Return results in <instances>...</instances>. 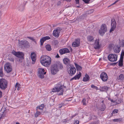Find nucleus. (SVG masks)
I'll return each instance as SVG.
<instances>
[{
  "label": "nucleus",
  "instance_id": "a878e982",
  "mask_svg": "<svg viewBox=\"0 0 124 124\" xmlns=\"http://www.w3.org/2000/svg\"><path fill=\"white\" fill-rule=\"evenodd\" d=\"M90 79V77L88 75L86 74L85 77L83 78V81H88Z\"/></svg>",
  "mask_w": 124,
  "mask_h": 124
},
{
  "label": "nucleus",
  "instance_id": "5701e85b",
  "mask_svg": "<svg viewBox=\"0 0 124 124\" xmlns=\"http://www.w3.org/2000/svg\"><path fill=\"white\" fill-rule=\"evenodd\" d=\"M81 75V73L80 72L79 74L76 75L74 77L72 78L71 79V80H72L73 79L76 80L77 79H78L79 78Z\"/></svg>",
  "mask_w": 124,
  "mask_h": 124
},
{
  "label": "nucleus",
  "instance_id": "69168bd1",
  "mask_svg": "<svg viewBox=\"0 0 124 124\" xmlns=\"http://www.w3.org/2000/svg\"><path fill=\"white\" fill-rule=\"evenodd\" d=\"M16 124H20L16 122Z\"/></svg>",
  "mask_w": 124,
  "mask_h": 124
},
{
  "label": "nucleus",
  "instance_id": "cd10ccee",
  "mask_svg": "<svg viewBox=\"0 0 124 124\" xmlns=\"http://www.w3.org/2000/svg\"><path fill=\"white\" fill-rule=\"evenodd\" d=\"M87 40L89 41L93 42V41L94 39L92 36H90L88 37Z\"/></svg>",
  "mask_w": 124,
  "mask_h": 124
},
{
  "label": "nucleus",
  "instance_id": "39448f33",
  "mask_svg": "<svg viewBox=\"0 0 124 124\" xmlns=\"http://www.w3.org/2000/svg\"><path fill=\"white\" fill-rule=\"evenodd\" d=\"M108 58L110 61L114 62L117 60V55L115 54H111L108 55Z\"/></svg>",
  "mask_w": 124,
  "mask_h": 124
},
{
  "label": "nucleus",
  "instance_id": "2f4dec72",
  "mask_svg": "<svg viewBox=\"0 0 124 124\" xmlns=\"http://www.w3.org/2000/svg\"><path fill=\"white\" fill-rule=\"evenodd\" d=\"M114 122H119L122 121L123 120L122 118L119 119H114L113 120Z\"/></svg>",
  "mask_w": 124,
  "mask_h": 124
},
{
  "label": "nucleus",
  "instance_id": "58836bf2",
  "mask_svg": "<svg viewBox=\"0 0 124 124\" xmlns=\"http://www.w3.org/2000/svg\"><path fill=\"white\" fill-rule=\"evenodd\" d=\"M121 101L122 100H115V102L116 104L120 103Z\"/></svg>",
  "mask_w": 124,
  "mask_h": 124
},
{
  "label": "nucleus",
  "instance_id": "f3484780",
  "mask_svg": "<svg viewBox=\"0 0 124 124\" xmlns=\"http://www.w3.org/2000/svg\"><path fill=\"white\" fill-rule=\"evenodd\" d=\"M31 57L32 60V63L33 64H34L36 62V55L34 53L32 52L31 54Z\"/></svg>",
  "mask_w": 124,
  "mask_h": 124
},
{
  "label": "nucleus",
  "instance_id": "9d476101",
  "mask_svg": "<svg viewBox=\"0 0 124 124\" xmlns=\"http://www.w3.org/2000/svg\"><path fill=\"white\" fill-rule=\"evenodd\" d=\"M59 70L56 66L55 64L53 65L51 68V72L52 74L54 75L56 74L58 71Z\"/></svg>",
  "mask_w": 124,
  "mask_h": 124
},
{
  "label": "nucleus",
  "instance_id": "603ef678",
  "mask_svg": "<svg viewBox=\"0 0 124 124\" xmlns=\"http://www.w3.org/2000/svg\"><path fill=\"white\" fill-rule=\"evenodd\" d=\"M76 2V3L77 4H78L79 3V0H74Z\"/></svg>",
  "mask_w": 124,
  "mask_h": 124
},
{
  "label": "nucleus",
  "instance_id": "f8f14e48",
  "mask_svg": "<svg viewBox=\"0 0 124 124\" xmlns=\"http://www.w3.org/2000/svg\"><path fill=\"white\" fill-rule=\"evenodd\" d=\"M100 77L102 80L104 82L106 81L108 79V76L107 74L104 72H102L101 74Z\"/></svg>",
  "mask_w": 124,
  "mask_h": 124
},
{
  "label": "nucleus",
  "instance_id": "4468645a",
  "mask_svg": "<svg viewBox=\"0 0 124 124\" xmlns=\"http://www.w3.org/2000/svg\"><path fill=\"white\" fill-rule=\"evenodd\" d=\"M61 30V29L59 28H57L56 30H54L53 33L54 36L56 37H58Z\"/></svg>",
  "mask_w": 124,
  "mask_h": 124
},
{
  "label": "nucleus",
  "instance_id": "0e129e2a",
  "mask_svg": "<svg viewBox=\"0 0 124 124\" xmlns=\"http://www.w3.org/2000/svg\"><path fill=\"white\" fill-rule=\"evenodd\" d=\"M62 107V106H60V105H59V108H61Z\"/></svg>",
  "mask_w": 124,
  "mask_h": 124
},
{
  "label": "nucleus",
  "instance_id": "a18cd8bd",
  "mask_svg": "<svg viewBox=\"0 0 124 124\" xmlns=\"http://www.w3.org/2000/svg\"><path fill=\"white\" fill-rule=\"evenodd\" d=\"M118 112V110L117 109H115L112 112V113L116 114Z\"/></svg>",
  "mask_w": 124,
  "mask_h": 124
},
{
  "label": "nucleus",
  "instance_id": "72a5a7b5",
  "mask_svg": "<svg viewBox=\"0 0 124 124\" xmlns=\"http://www.w3.org/2000/svg\"><path fill=\"white\" fill-rule=\"evenodd\" d=\"M119 66L121 67L123 65V59H120L119 61Z\"/></svg>",
  "mask_w": 124,
  "mask_h": 124
},
{
  "label": "nucleus",
  "instance_id": "423d86ee",
  "mask_svg": "<svg viewBox=\"0 0 124 124\" xmlns=\"http://www.w3.org/2000/svg\"><path fill=\"white\" fill-rule=\"evenodd\" d=\"M70 67H69L70 70L68 73L70 76H72L75 74L76 71V69L73 65H70Z\"/></svg>",
  "mask_w": 124,
  "mask_h": 124
},
{
  "label": "nucleus",
  "instance_id": "4d7b16f0",
  "mask_svg": "<svg viewBox=\"0 0 124 124\" xmlns=\"http://www.w3.org/2000/svg\"><path fill=\"white\" fill-rule=\"evenodd\" d=\"M40 106L41 107H43V108L44 107V105L43 104H42Z\"/></svg>",
  "mask_w": 124,
  "mask_h": 124
},
{
  "label": "nucleus",
  "instance_id": "bb28decb",
  "mask_svg": "<svg viewBox=\"0 0 124 124\" xmlns=\"http://www.w3.org/2000/svg\"><path fill=\"white\" fill-rule=\"evenodd\" d=\"M15 90H16V88H17V90L18 91H19L21 88V85L19 84L18 83H16V85H15Z\"/></svg>",
  "mask_w": 124,
  "mask_h": 124
},
{
  "label": "nucleus",
  "instance_id": "a211bd4d",
  "mask_svg": "<svg viewBox=\"0 0 124 124\" xmlns=\"http://www.w3.org/2000/svg\"><path fill=\"white\" fill-rule=\"evenodd\" d=\"M50 39V38L49 36H46L43 37L40 40L41 45H42L44 42L46 40L49 39Z\"/></svg>",
  "mask_w": 124,
  "mask_h": 124
},
{
  "label": "nucleus",
  "instance_id": "7ed1b4c3",
  "mask_svg": "<svg viewBox=\"0 0 124 124\" xmlns=\"http://www.w3.org/2000/svg\"><path fill=\"white\" fill-rule=\"evenodd\" d=\"M12 53L18 58L19 59L17 60L19 62H22L24 55L23 53L19 52H16L15 51L13 50L12 52Z\"/></svg>",
  "mask_w": 124,
  "mask_h": 124
},
{
  "label": "nucleus",
  "instance_id": "37998d69",
  "mask_svg": "<svg viewBox=\"0 0 124 124\" xmlns=\"http://www.w3.org/2000/svg\"><path fill=\"white\" fill-rule=\"evenodd\" d=\"M43 109V107H41V106H39L37 107L36 110L37 111H38L39 109L42 110Z\"/></svg>",
  "mask_w": 124,
  "mask_h": 124
},
{
  "label": "nucleus",
  "instance_id": "20e7f679",
  "mask_svg": "<svg viewBox=\"0 0 124 124\" xmlns=\"http://www.w3.org/2000/svg\"><path fill=\"white\" fill-rule=\"evenodd\" d=\"M8 82L7 80L3 78L0 79V88L5 89L7 87Z\"/></svg>",
  "mask_w": 124,
  "mask_h": 124
},
{
  "label": "nucleus",
  "instance_id": "412c9836",
  "mask_svg": "<svg viewBox=\"0 0 124 124\" xmlns=\"http://www.w3.org/2000/svg\"><path fill=\"white\" fill-rule=\"evenodd\" d=\"M94 46L95 49H99L100 48V45L99 44L98 40L96 39L95 40Z\"/></svg>",
  "mask_w": 124,
  "mask_h": 124
},
{
  "label": "nucleus",
  "instance_id": "dca6fc26",
  "mask_svg": "<svg viewBox=\"0 0 124 124\" xmlns=\"http://www.w3.org/2000/svg\"><path fill=\"white\" fill-rule=\"evenodd\" d=\"M111 27L110 30V32L113 31L116 27V22L114 19H113L111 20Z\"/></svg>",
  "mask_w": 124,
  "mask_h": 124
},
{
  "label": "nucleus",
  "instance_id": "4c0bfd02",
  "mask_svg": "<svg viewBox=\"0 0 124 124\" xmlns=\"http://www.w3.org/2000/svg\"><path fill=\"white\" fill-rule=\"evenodd\" d=\"M94 11L93 9H91L86 11V14H90L93 12Z\"/></svg>",
  "mask_w": 124,
  "mask_h": 124
},
{
  "label": "nucleus",
  "instance_id": "6ab92c4d",
  "mask_svg": "<svg viewBox=\"0 0 124 124\" xmlns=\"http://www.w3.org/2000/svg\"><path fill=\"white\" fill-rule=\"evenodd\" d=\"M120 47L118 45H115L113 48L114 52L117 53H119L120 51Z\"/></svg>",
  "mask_w": 124,
  "mask_h": 124
},
{
  "label": "nucleus",
  "instance_id": "8fccbe9b",
  "mask_svg": "<svg viewBox=\"0 0 124 124\" xmlns=\"http://www.w3.org/2000/svg\"><path fill=\"white\" fill-rule=\"evenodd\" d=\"M85 99H83V100L82 101V102H83V104L84 105H86V103H85Z\"/></svg>",
  "mask_w": 124,
  "mask_h": 124
},
{
  "label": "nucleus",
  "instance_id": "e2e57ef3",
  "mask_svg": "<svg viewBox=\"0 0 124 124\" xmlns=\"http://www.w3.org/2000/svg\"><path fill=\"white\" fill-rule=\"evenodd\" d=\"M101 103H102V104H104V101H101Z\"/></svg>",
  "mask_w": 124,
  "mask_h": 124
},
{
  "label": "nucleus",
  "instance_id": "1a4fd4ad",
  "mask_svg": "<svg viewBox=\"0 0 124 124\" xmlns=\"http://www.w3.org/2000/svg\"><path fill=\"white\" fill-rule=\"evenodd\" d=\"M4 69L7 73H9L12 70V67L11 64L9 63H6L4 66Z\"/></svg>",
  "mask_w": 124,
  "mask_h": 124
},
{
  "label": "nucleus",
  "instance_id": "2eb2a0df",
  "mask_svg": "<svg viewBox=\"0 0 124 124\" xmlns=\"http://www.w3.org/2000/svg\"><path fill=\"white\" fill-rule=\"evenodd\" d=\"M59 52L61 55L63 54L67 53H69L70 52L69 50L67 48H64L60 49L59 50Z\"/></svg>",
  "mask_w": 124,
  "mask_h": 124
},
{
  "label": "nucleus",
  "instance_id": "ea45409f",
  "mask_svg": "<svg viewBox=\"0 0 124 124\" xmlns=\"http://www.w3.org/2000/svg\"><path fill=\"white\" fill-rule=\"evenodd\" d=\"M8 59L10 61L13 62H14V59L11 57H10L8 58Z\"/></svg>",
  "mask_w": 124,
  "mask_h": 124
},
{
  "label": "nucleus",
  "instance_id": "13d9d810",
  "mask_svg": "<svg viewBox=\"0 0 124 124\" xmlns=\"http://www.w3.org/2000/svg\"><path fill=\"white\" fill-rule=\"evenodd\" d=\"M64 1H66L68 2H70L71 1V0H63Z\"/></svg>",
  "mask_w": 124,
  "mask_h": 124
},
{
  "label": "nucleus",
  "instance_id": "6e6d98bb",
  "mask_svg": "<svg viewBox=\"0 0 124 124\" xmlns=\"http://www.w3.org/2000/svg\"><path fill=\"white\" fill-rule=\"evenodd\" d=\"M55 57L57 58L59 57V55L58 54H57V55L55 56Z\"/></svg>",
  "mask_w": 124,
  "mask_h": 124
},
{
  "label": "nucleus",
  "instance_id": "79ce46f5",
  "mask_svg": "<svg viewBox=\"0 0 124 124\" xmlns=\"http://www.w3.org/2000/svg\"><path fill=\"white\" fill-rule=\"evenodd\" d=\"M27 38H28L29 39H30L31 40H32L35 42H36V41L35 40V39H34L33 37H28Z\"/></svg>",
  "mask_w": 124,
  "mask_h": 124
},
{
  "label": "nucleus",
  "instance_id": "e433bc0d",
  "mask_svg": "<svg viewBox=\"0 0 124 124\" xmlns=\"http://www.w3.org/2000/svg\"><path fill=\"white\" fill-rule=\"evenodd\" d=\"M124 49L122 50L120 55V58L121 59H123L124 56Z\"/></svg>",
  "mask_w": 124,
  "mask_h": 124
},
{
  "label": "nucleus",
  "instance_id": "3c124183",
  "mask_svg": "<svg viewBox=\"0 0 124 124\" xmlns=\"http://www.w3.org/2000/svg\"><path fill=\"white\" fill-rule=\"evenodd\" d=\"M2 11L1 10H0V20H1V16H2Z\"/></svg>",
  "mask_w": 124,
  "mask_h": 124
},
{
  "label": "nucleus",
  "instance_id": "aec40b11",
  "mask_svg": "<svg viewBox=\"0 0 124 124\" xmlns=\"http://www.w3.org/2000/svg\"><path fill=\"white\" fill-rule=\"evenodd\" d=\"M63 62L64 64L67 65L68 67L70 66V65H72L70 63V60L67 58H65L63 59Z\"/></svg>",
  "mask_w": 124,
  "mask_h": 124
},
{
  "label": "nucleus",
  "instance_id": "4be33fe9",
  "mask_svg": "<svg viewBox=\"0 0 124 124\" xmlns=\"http://www.w3.org/2000/svg\"><path fill=\"white\" fill-rule=\"evenodd\" d=\"M55 65L59 70L63 68V67L62 64L59 62L56 63Z\"/></svg>",
  "mask_w": 124,
  "mask_h": 124
},
{
  "label": "nucleus",
  "instance_id": "a19ab883",
  "mask_svg": "<svg viewBox=\"0 0 124 124\" xmlns=\"http://www.w3.org/2000/svg\"><path fill=\"white\" fill-rule=\"evenodd\" d=\"M4 112L0 113V119L4 116Z\"/></svg>",
  "mask_w": 124,
  "mask_h": 124
},
{
  "label": "nucleus",
  "instance_id": "393cba45",
  "mask_svg": "<svg viewBox=\"0 0 124 124\" xmlns=\"http://www.w3.org/2000/svg\"><path fill=\"white\" fill-rule=\"evenodd\" d=\"M118 80H119L120 81H123L124 80V75L122 74H120L119 77L117 78Z\"/></svg>",
  "mask_w": 124,
  "mask_h": 124
},
{
  "label": "nucleus",
  "instance_id": "09e8293b",
  "mask_svg": "<svg viewBox=\"0 0 124 124\" xmlns=\"http://www.w3.org/2000/svg\"><path fill=\"white\" fill-rule=\"evenodd\" d=\"M79 122L78 120H76L74 121V124H79Z\"/></svg>",
  "mask_w": 124,
  "mask_h": 124
},
{
  "label": "nucleus",
  "instance_id": "6e6552de",
  "mask_svg": "<svg viewBox=\"0 0 124 124\" xmlns=\"http://www.w3.org/2000/svg\"><path fill=\"white\" fill-rule=\"evenodd\" d=\"M107 31V28L106 25L105 24H103L101 25L99 30V33L101 35H103Z\"/></svg>",
  "mask_w": 124,
  "mask_h": 124
},
{
  "label": "nucleus",
  "instance_id": "680f3d73",
  "mask_svg": "<svg viewBox=\"0 0 124 124\" xmlns=\"http://www.w3.org/2000/svg\"><path fill=\"white\" fill-rule=\"evenodd\" d=\"M117 2L116 1H115L114 3H113L112 5H113L115 4Z\"/></svg>",
  "mask_w": 124,
  "mask_h": 124
},
{
  "label": "nucleus",
  "instance_id": "f03ea898",
  "mask_svg": "<svg viewBox=\"0 0 124 124\" xmlns=\"http://www.w3.org/2000/svg\"><path fill=\"white\" fill-rule=\"evenodd\" d=\"M63 86L62 85L61 82H59L57 85L56 87L52 90V92H60V93L58 94L59 95H62L63 93Z\"/></svg>",
  "mask_w": 124,
  "mask_h": 124
},
{
  "label": "nucleus",
  "instance_id": "bf43d9fd",
  "mask_svg": "<svg viewBox=\"0 0 124 124\" xmlns=\"http://www.w3.org/2000/svg\"><path fill=\"white\" fill-rule=\"evenodd\" d=\"M111 102H115V100H111Z\"/></svg>",
  "mask_w": 124,
  "mask_h": 124
},
{
  "label": "nucleus",
  "instance_id": "de8ad7c7",
  "mask_svg": "<svg viewBox=\"0 0 124 124\" xmlns=\"http://www.w3.org/2000/svg\"><path fill=\"white\" fill-rule=\"evenodd\" d=\"M82 0L85 3L88 4L89 3V1L90 0Z\"/></svg>",
  "mask_w": 124,
  "mask_h": 124
},
{
  "label": "nucleus",
  "instance_id": "b1692460",
  "mask_svg": "<svg viewBox=\"0 0 124 124\" xmlns=\"http://www.w3.org/2000/svg\"><path fill=\"white\" fill-rule=\"evenodd\" d=\"M109 87L106 86H104L102 87H101L100 90L102 92L108 90Z\"/></svg>",
  "mask_w": 124,
  "mask_h": 124
},
{
  "label": "nucleus",
  "instance_id": "473e14b6",
  "mask_svg": "<svg viewBox=\"0 0 124 124\" xmlns=\"http://www.w3.org/2000/svg\"><path fill=\"white\" fill-rule=\"evenodd\" d=\"M100 108L101 111H104L106 108V107L104 104H101Z\"/></svg>",
  "mask_w": 124,
  "mask_h": 124
},
{
  "label": "nucleus",
  "instance_id": "49530a36",
  "mask_svg": "<svg viewBox=\"0 0 124 124\" xmlns=\"http://www.w3.org/2000/svg\"><path fill=\"white\" fill-rule=\"evenodd\" d=\"M121 45L122 47L124 46V39L121 41Z\"/></svg>",
  "mask_w": 124,
  "mask_h": 124
},
{
  "label": "nucleus",
  "instance_id": "c9c22d12",
  "mask_svg": "<svg viewBox=\"0 0 124 124\" xmlns=\"http://www.w3.org/2000/svg\"><path fill=\"white\" fill-rule=\"evenodd\" d=\"M2 70V67H1L0 69V76L1 77H2L3 76V73Z\"/></svg>",
  "mask_w": 124,
  "mask_h": 124
},
{
  "label": "nucleus",
  "instance_id": "c03bdc74",
  "mask_svg": "<svg viewBox=\"0 0 124 124\" xmlns=\"http://www.w3.org/2000/svg\"><path fill=\"white\" fill-rule=\"evenodd\" d=\"M91 87L92 88H94L96 89V90L98 89V87L97 86H95L93 85H91Z\"/></svg>",
  "mask_w": 124,
  "mask_h": 124
},
{
  "label": "nucleus",
  "instance_id": "9b49d317",
  "mask_svg": "<svg viewBox=\"0 0 124 124\" xmlns=\"http://www.w3.org/2000/svg\"><path fill=\"white\" fill-rule=\"evenodd\" d=\"M19 44L20 45L23 46L26 48L29 47L30 46L29 43L26 40H22L20 41L19 42Z\"/></svg>",
  "mask_w": 124,
  "mask_h": 124
},
{
  "label": "nucleus",
  "instance_id": "c756f323",
  "mask_svg": "<svg viewBox=\"0 0 124 124\" xmlns=\"http://www.w3.org/2000/svg\"><path fill=\"white\" fill-rule=\"evenodd\" d=\"M47 50L48 51H50L51 50V46L49 44H47L45 46Z\"/></svg>",
  "mask_w": 124,
  "mask_h": 124
},
{
  "label": "nucleus",
  "instance_id": "052dcab7",
  "mask_svg": "<svg viewBox=\"0 0 124 124\" xmlns=\"http://www.w3.org/2000/svg\"><path fill=\"white\" fill-rule=\"evenodd\" d=\"M60 3H61V2L60 1H59L58 2L57 4L58 5H59Z\"/></svg>",
  "mask_w": 124,
  "mask_h": 124
},
{
  "label": "nucleus",
  "instance_id": "f257e3e1",
  "mask_svg": "<svg viewBox=\"0 0 124 124\" xmlns=\"http://www.w3.org/2000/svg\"><path fill=\"white\" fill-rule=\"evenodd\" d=\"M51 58L47 55H43L40 58V62L43 66L48 67L51 64Z\"/></svg>",
  "mask_w": 124,
  "mask_h": 124
},
{
  "label": "nucleus",
  "instance_id": "c85d7f7f",
  "mask_svg": "<svg viewBox=\"0 0 124 124\" xmlns=\"http://www.w3.org/2000/svg\"><path fill=\"white\" fill-rule=\"evenodd\" d=\"M75 64L77 70L80 71L82 69L81 67L79 66L76 63H75Z\"/></svg>",
  "mask_w": 124,
  "mask_h": 124
},
{
  "label": "nucleus",
  "instance_id": "864d4df0",
  "mask_svg": "<svg viewBox=\"0 0 124 124\" xmlns=\"http://www.w3.org/2000/svg\"><path fill=\"white\" fill-rule=\"evenodd\" d=\"M92 118H93L94 119H96V117L94 115L92 116Z\"/></svg>",
  "mask_w": 124,
  "mask_h": 124
},
{
  "label": "nucleus",
  "instance_id": "0eeeda50",
  "mask_svg": "<svg viewBox=\"0 0 124 124\" xmlns=\"http://www.w3.org/2000/svg\"><path fill=\"white\" fill-rule=\"evenodd\" d=\"M38 76L42 79L44 78V75L46 73V72H45L44 69L40 68L38 69Z\"/></svg>",
  "mask_w": 124,
  "mask_h": 124
},
{
  "label": "nucleus",
  "instance_id": "338daca9",
  "mask_svg": "<svg viewBox=\"0 0 124 124\" xmlns=\"http://www.w3.org/2000/svg\"><path fill=\"white\" fill-rule=\"evenodd\" d=\"M89 124H94L93 123H91Z\"/></svg>",
  "mask_w": 124,
  "mask_h": 124
},
{
  "label": "nucleus",
  "instance_id": "5fc2aeb1",
  "mask_svg": "<svg viewBox=\"0 0 124 124\" xmlns=\"http://www.w3.org/2000/svg\"><path fill=\"white\" fill-rule=\"evenodd\" d=\"M2 93L1 91H0V98H1L2 96Z\"/></svg>",
  "mask_w": 124,
  "mask_h": 124
},
{
  "label": "nucleus",
  "instance_id": "ddd939ff",
  "mask_svg": "<svg viewBox=\"0 0 124 124\" xmlns=\"http://www.w3.org/2000/svg\"><path fill=\"white\" fill-rule=\"evenodd\" d=\"M80 44V41L79 39L78 38L75 40L74 42L72 43L73 46L75 47H77L79 46Z\"/></svg>",
  "mask_w": 124,
  "mask_h": 124
},
{
  "label": "nucleus",
  "instance_id": "7c9ffc66",
  "mask_svg": "<svg viewBox=\"0 0 124 124\" xmlns=\"http://www.w3.org/2000/svg\"><path fill=\"white\" fill-rule=\"evenodd\" d=\"M59 42L58 41L56 40H54L52 42V44L53 45L57 46L58 45Z\"/></svg>",
  "mask_w": 124,
  "mask_h": 124
},
{
  "label": "nucleus",
  "instance_id": "f704fd0d",
  "mask_svg": "<svg viewBox=\"0 0 124 124\" xmlns=\"http://www.w3.org/2000/svg\"><path fill=\"white\" fill-rule=\"evenodd\" d=\"M41 113L40 111H37L36 113L35 114V117H37L39 115H40Z\"/></svg>",
  "mask_w": 124,
  "mask_h": 124
},
{
  "label": "nucleus",
  "instance_id": "774afa93",
  "mask_svg": "<svg viewBox=\"0 0 124 124\" xmlns=\"http://www.w3.org/2000/svg\"><path fill=\"white\" fill-rule=\"evenodd\" d=\"M1 8H2V6H0V9Z\"/></svg>",
  "mask_w": 124,
  "mask_h": 124
}]
</instances>
